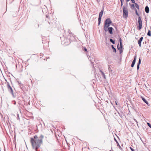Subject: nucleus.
<instances>
[{"label":"nucleus","instance_id":"obj_29","mask_svg":"<svg viewBox=\"0 0 151 151\" xmlns=\"http://www.w3.org/2000/svg\"><path fill=\"white\" fill-rule=\"evenodd\" d=\"M130 148L132 151H135L132 147H130Z\"/></svg>","mask_w":151,"mask_h":151},{"label":"nucleus","instance_id":"obj_17","mask_svg":"<svg viewBox=\"0 0 151 151\" xmlns=\"http://www.w3.org/2000/svg\"><path fill=\"white\" fill-rule=\"evenodd\" d=\"M134 5H135V6L136 8H137L138 9H139V5L137 3H135Z\"/></svg>","mask_w":151,"mask_h":151},{"label":"nucleus","instance_id":"obj_24","mask_svg":"<svg viewBox=\"0 0 151 151\" xmlns=\"http://www.w3.org/2000/svg\"><path fill=\"white\" fill-rule=\"evenodd\" d=\"M17 119H19H19H20V118H19V114H17Z\"/></svg>","mask_w":151,"mask_h":151},{"label":"nucleus","instance_id":"obj_13","mask_svg":"<svg viewBox=\"0 0 151 151\" xmlns=\"http://www.w3.org/2000/svg\"><path fill=\"white\" fill-rule=\"evenodd\" d=\"M99 107V108L100 109L99 110L102 113V114L103 115V112L104 111V109L101 108V106H100Z\"/></svg>","mask_w":151,"mask_h":151},{"label":"nucleus","instance_id":"obj_6","mask_svg":"<svg viewBox=\"0 0 151 151\" xmlns=\"http://www.w3.org/2000/svg\"><path fill=\"white\" fill-rule=\"evenodd\" d=\"M113 28L112 27H104V30L106 31H108L109 33L111 34H113L112 33V30Z\"/></svg>","mask_w":151,"mask_h":151},{"label":"nucleus","instance_id":"obj_7","mask_svg":"<svg viewBox=\"0 0 151 151\" xmlns=\"http://www.w3.org/2000/svg\"><path fill=\"white\" fill-rule=\"evenodd\" d=\"M143 39V37H142L138 41V43L139 45V46L140 47L141 46V42H142V40Z\"/></svg>","mask_w":151,"mask_h":151},{"label":"nucleus","instance_id":"obj_15","mask_svg":"<svg viewBox=\"0 0 151 151\" xmlns=\"http://www.w3.org/2000/svg\"><path fill=\"white\" fill-rule=\"evenodd\" d=\"M111 47L113 50V51L115 52H116V49L114 47L113 45H111Z\"/></svg>","mask_w":151,"mask_h":151},{"label":"nucleus","instance_id":"obj_39","mask_svg":"<svg viewBox=\"0 0 151 151\" xmlns=\"http://www.w3.org/2000/svg\"><path fill=\"white\" fill-rule=\"evenodd\" d=\"M38 27L39 26V24H38Z\"/></svg>","mask_w":151,"mask_h":151},{"label":"nucleus","instance_id":"obj_22","mask_svg":"<svg viewBox=\"0 0 151 151\" xmlns=\"http://www.w3.org/2000/svg\"><path fill=\"white\" fill-rule=\"evenodd\" d=\"M134 6H135V5L134 4H132L131 5V7L132 8H134Z\"/></svg>","mask_w":151,"mask_h":151},{"label":"nucleus","instance_id":"obj_30","mask_svg":"<svg viewBox=\"0 0 151 151\" xmlns=\"http://www.w3.org/2000/svg\"><path fill=\"white\" fill-rule=\"evenodd\" d=\"M121 3H123L124 1V0H120Z\"/></svg>","mask_w":151,"mask_h":151},{"label":"nucleus","instance_id":"obj_3","mask_svg":"<svg viewBox=\"0 0 151 151\" xmlns=\"http://www.w3.org/2000/svg\"><path fill=\"white\" fill-rule=\"evenodd\" d=\"M123 17L126 18L128 16V12L127 8L125 6H123Z\"/></svg>","mask_w":151,"mask_h":151},{"label":"nucleus","instance_id":"obj_31","mask_svg":"<svg viewBox=\"0 0 151 151\" xmlns=\"http://www.w3.org/2000/svg\"><path fill=\"white\" fill-rule=\"evenodd\" d=\"M117 142V146H119H119H120L119 145V143H118V142Z\"/></svg>","mask_w":151,"mask_h":151},{"label":"nucleus","instance_id":"obj_36","mask_svg":"<svg viewBox=\"0 0 151 151\" xmlns=\"http://www.w3.org/2000/svg\"><path fill=\"white\" fill-rule=\"evenodd\" d=\"M39 125L42 126V124H39Z\"/></svg>","mask_w":151,"mask_h":151},{"label":"nucleus","instance_id":"obj_16","mask_svg":"<svg viewBox=\"0 0 151 151\" xmlns=\"http://www.w3.org/2000/svg\"><path fill=\"white\" fill-rule=\"evenodd\" d=\"M147 35L149 36H151V31L150 30H149L147 34Z\"/></svg>","mask_w":151,"mask_h":151},{"label":"nucleus","instance_id":"obj_32","mask_svg":"<svg viewBox=\"0 0 151 151\" xmlns=\"http://www.w3.org/2000/svg\"><path fill=\"white\" fill-rule=\"evenodd\" d=\"M17 99L18 100H21L20 99V98H19V97H18L17 98Z\"/></svg>","mask_w":151,"mask_h":151},{"label":"nucleus","instance_id":"obj_40","mask_svg":"<svg viewBox=\"0 0 151 151\" xmlns=\"http://www.w3.org/2000/svg\"><path fill=\"white\" fill-rule=\"evenodd\" d=\"M110 151H111V150H110Z\"/></svg>","mask_w":151,"mask_h":151},{"label":"nucleus","instance_id":"obj_18","mask_svg":"<svg viewBox=\"0 0 151 151\" xmlns=\"http://www.w3.org/2000/svg\"><path fill=\"white\" fill-rule=\"evenodd\" d=\"M135 13H136V14L138 16H139V14H138L137 12V10L136 9H135Z\"/></svg>","mask_w":151,"mask_h":151},{"label":"nucleus","instance_id":"obj_12","mask_svg":"<svg viewBox=\"0 0 151 151\" xmlns=\"http://www.w3.org/2000/svg\"><path fill=\"white\" fill-rule=\"evenodd\" d=\"M141 62V59H139V62H138V64H137V69L138 70L139 69V65L140 64Z\"/></svg>","mask_w":151,"mask_h":151},{"label":"nucleus","instance_id":"obj_4","mask_svg":"<svg viewBox=\"0 0 151 151\" xmlns=\"http://www.w3.org/2000/svg\"><path fill=\"white\" fill-rule=\"evenodd\" d=\"M138 24H139V26H138L137 27V29L138 30H140L142 27V22L141 20V17H139L138 18Z\"/></svg>","mask_w":151,"mask_h":151},{"label":"nucleus","instance_id":"obj_11","mask_svg":"<svg viewBox=\"0 0 151 151\" xmlns=\"http://www.w3.org/2000/svg\"><path fill=\"white\" fill-rule=\"evenodd\" d=\"M119 45L118 44L117 46V48L118 49H119L120 51H121L122 50V45L120 44V47L119 48Z\"/></svg>","mask_w":151,"mask_h":151},{"label":"nucleus","instance_id":"obj_33","mask_svg":"<svg viewBox=\"0 0 151 151\" xmlns=\"http://www.w3.org/2000/svg\"><path fill=\"white\" fill-rule=\"evenodd\" d=\"M123 3H121V6H122L123 5Z\"/></svg>","mask_w":151,"mask_h":151},{"label":"nucleus","instance_id":"obj_37","mask_svg":"<svg viewBox=\"0 0 151 151\" xmlns=\"http://www.w3.org/2000/svg\"><path fill=\"white\" fill-rule=\"evenodd\" d=\"M102 104H101V106H101V108H102L101 107L102 106Z\"/></svg>","mask_w":151,"mask_h":151},{"label":"nucleus","instance_id":"obj_34","mask_svg":"<svg viewBox=\"0 0 151 151\" xmlns=\"http://www.w3.org/2000/svg\"><path fill=\"white\" fill-rule=\"evenodd\" d=\"M119 148H120V149H122V147H121V146H119Z\"/></svg>","mask_w":151,"mask_h":151},{"label":"nucleus","instance_id":"obj_10","mask_svg":"<svg viewBox=\"0 0 151 151\" xmlns=\"http://www.w3.org/2000/svg\"><path fill=\"white\" fill-rule=\"evenodd\" d=\"M145 12L148 13L149 12V9L147 6H146L145 9Z\"/></svg>","mask_w":151,"mask_h":151},{"label":"nucleus","instance_id":"obj_35","mask_svg":"<svg viewBox=\"0 0 151 151\" xmlns=\"http://www.w3.org/2000/svg\"><path fill=\"white\" fill-rule=\"evenodd\" d=\"M115 103H116V105H117V102H116V101L115 102Z\"/></svg>","mask_w":151,"mask_h":151},{"label":"nucleus","instance_id":"obj_8","mask_svg":"<svg viewBox=\"0 0 151 151\" xmlns=\"http://www.w3.org/2000/svg\"><path fill=\"white\" fill-rule=\"evenodd\" d=\"M88 59L90 61L91 63L93 64V63H94V61H95V60H94V59L92 57H91L89 56L88 57Z\"/></svg>","mask_w":151,"mask_h":151},{"label":"nucleus","instance_id":"obj_38","mask_svg":"<svg viewBox=\"0 0 151 151\" xmlns=\"http://www.w3.org/2000/svg\"><path fill=\"white\" fill-rule=\"evenodd\" d=\"M93 65V68H94V66H93V65Z\"/></svg>","mask_w":151,"mask_h":151},{"label":"nucleus","instance_id":"obj_27","mask_svg":"<svg viewBox=\"0 0 151 151\" xmlns=\"http://www.w3.org/2000/svg\"><path fill=\"white\" fill-rule=\"evenodd\" d=\"M122 39L121 38H120L119 39V42H120V44H121L122 45Z\"/></svg>","mask_w":151,"mask_h":151},{"label":"nucleus","instance_id":"obj_25","mask_svg":"<svg viewBox=\"0 0 151 151\" xmlns=\"http://www.w3.org/2000/svg\"><path fill=\"white\" fill-rule=\"evenodd\" d=\"M12 102L15 105L16 104V102L15 100L13 101Z\"/></svg>","mask_w":151,"mask_h":151},{"label":"nucleus","instance_id":"obj_1","mask_svg":"<svg viewBox=\"0 0 151 151\" xmlns=\"http://www.w3.org/2000/svg\"><path fill=\"white\" fill-rule=\"evenodd\" d=\"M7 87L8 91L12 94V97L13 98L16 97V95L14 94L13 89L12 88V87L10 86L9 83L8 82H7Z\"/></svg>","mask_w":151,"mask_h":151},{"label":"nucleus","instance_id":"obj_5","mask_svg":"<svg viewBox=\"0 0 151 151\" xmlns=\"http://www.w3.org/2000/svg\"><path fill=\"white\" fill-rule=\"evenodd\" d=\"M111 23V21L110 19L109 18L107 19L105 22L104 24V27H108L110 24Z\"/></svg>","mask_w":151,"mask_h":151},{"label":"nucleus","instance_id":"obj_26","mask_svg":"<svg viewBox=\"0 0 151 151\" xmlns=\"http://www.w3.org/2000/svg\"><path fill=\"white\" fill-rule=\"evenodd\" d=\"M147 125H148V126L151 128V125L149 123H147Z\"/></svg>","mask_w":151,"mask_h":151},{"label":"nucleus","instance_id":"obj_21","mask_svg":"<svg viewBox=\"0 0 151 151\" xmlns=\"http://www.w3.org/2000/svg\"><path fill=\"white\" fill-rule=\"evenodd\" d=\"M110 41L113 44H114L115 42H114V40H113L112 39H110Z\"/></svg>","mask_w":151,"mask_h":151},{"label":"nucleus","instance_id":"obj_9","mask_svg":"<svg viewBox=\"0 0 151 151\" xmlns=\"http://www.w3.org/2000/svg\"><path fill=\"white\" fill-rule=\"evenodd\" d=\"M136 56H135L134 60H133V61L132 62V63L131 65V66L132 67H134V65L135 63L136 60Z\"/></svg>","mask_w":151,"mask_h":151},{"label":"nucleus","instance_id":"obj_14","mask_svg":"<svg viewBox=\"0 0 151 151\" xmlns=\"http://www.w3.org/2000/svg\"><path fill=\"white\" fill-rule=\"evenodd\" d=\"M142 98L143 101L146 103L148 105V102L144 98L142 97Z\"/></svg>","mask_w":151,"mask_h":151},{"label":"nucleus","instance_id":"obj_28","mask_svg":"<svg viewBox=\"0 0 151 151\" xmlns=\"http://www.w3.org/2000/svg\"><path fill=\"white\" fill-rule=\"evenodd\" d=\"M84 51L85 52H87V49L86 47H84Z\"/></svg>","mask_w":151,"mask_h":151},{"label":"nucleus","instance_id":"obj_20","mask_svg":"<svg viewBox=\"0 0 151 151\" xmlns=\"http://www.w3.org/2000/svg\"><path fill=\"white\" fill-rule=\"evenodd\" d=\"M131 0V1H132V3H135V1L134 0ZM129 1V0H126V1L127 2H128Z\"/></svg>","mask_w":151,"mask_h":151},{"label":"nucleus","instance_id":"obj_2","mask_svg":"<svg viewBox=\"0 0 151 151\" xmlns=\"http://www.w3.org/2000/svg\"><path fill=\"white\" fill-rule=\"evenodd\" d=\"M103 6H102V10L101 12L99 13V17L98 19V25L99 26L101 23V18L103 13L104 11V3L103 4Z\"/></svg>","mask_w":151,"mask_h":151},{"label":"nucleus","instance_id":"obj_23","mask_svg":"<svg viewBox=\"0 0 151 151\" xmlns=\"http://www.w3.org/2000/svg\"><path fill=\"white\" fill-rule=\"evenodd\" d=\"M17 82H18V84L20 85V86H23V84L21 83L20 81H17Z\"/></svg>","mask_w":151,"mask_h":151},{"label":"nucleus","instance_id":"obj_19","mask_svg":"<svg viewBox=\"0 0 151 151\" xmlns=\"http://www.w3.org/2000/svg\"><path fill=\"white\" fill-rule=\"evenodd\" d=\"M99 70H100V71L101 72V73L102 74V76L104 77V72L101 70L100 69Z\"/></svg>","mask_w":151,"mask_h":151}]
</instances>
